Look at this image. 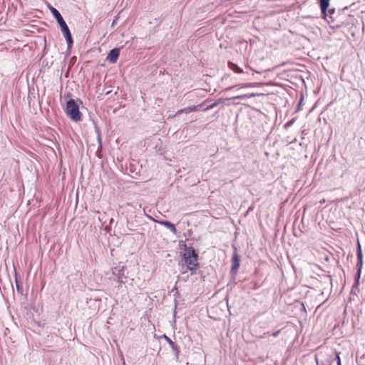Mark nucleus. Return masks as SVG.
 I'll use <instances>...</instances> for the list:
<instances>
[{"label":"nucleus","instance_id":"obj_1","mask_svg":"<svg viewBox=\"0 0 365 365\" xmlns=\"http://www.w3.org/2000/svg\"><path fill=\"white\" fill-rule=\"evenodd\" d=\"M51 11L53 14V16L56 18L58 24H59V26L61 27V30L66 40L68 46L71 47L73 44V38L71 36V31H70L66 21L63 19V17L61 15V14L59 13V11L57 9H56L55 8L51 7Z\"/></svg>","mask_w":365,"mask_h":365},{"label":"nucleus","instance_id":"obj_2","mask_svg":"<svg viewBox=\"0 0 365 365\" xmlns=\"http://www.w3.org/2000/svg\"><path fill=\"white\" fill-rule=\"evenodd\" d=\"M198 255L192 247H185L183 254V259L187 268L191 272H195L199 267L197 262Z\"/></svg>","mask_w":365,"mask_h":365},{"label":"nucleus","instance_id":"obj_3","mask_svg":"<svg viewBox=\"0 0 365 365\" xmlns=\"http://www.w3.org/2000/svg\"><path fill=\"white\" fill-rule=\"evenodd\" d=\"M66 113L73 121L78 122L81 119L79 106L73 99L67 101Z\"/></svg>","mask_w":365,"mask_h":365},{"label":"nucleus","instance_id":"obj_4","mask_svg":"<svg viewBox=\"0 0 365 365\" xmlns=\"http://www.w3.org/2000/svg\"><path fill=\"white\" fill-rule=\"evenodd\" d=\"M255 96H256L255 93H249V94H244V95H239V96H233V97H231V98H229L227 99L219 98L217 101H216L213 103H212V104L209 105L208 106H207L206 108H205L203 109V110L206 111V110H211V109L215 108L216 106H217L219 104L223 103L225 100L248 99V98H252Z\"/></svg>","mask_w":365,"mask_h":365},{"label":"nucleus","instance_id":"obj_5","mask_svg":"<svg viewBox=\"0 0 365 365\" xmlns=\"http://www.w3.org/2000/svg\"><path fill=\"white\" fill-rule=\"evenodd\" d=\"M125 271L126 267L125 266H118L112 269V273L115 277L114 280L119 284L118 287L125 283V279L127 278Z\"/></svg>","mask_w":365,"mask_h":365},{"label":"nucleus","instance_id":"obj_6","mask_svg":"<svg viewBox=\"0 0 365 365\" xmlns=\"http://www.w3.org/2000/svg\"><path fill=\"white\" fill-rule=\"evenodd\" d=\"M357 258H358V262H357V273L356 276V281L354 283V286H358L359 284V280L361 276V269L363 266V256H362V252L361 249V245L359 243L358 244V250H357Z\"/></svg>","mask_w":365,"mask_h":365},{"label":"nucleus","instance_id":"obj_7","mask_svg":"<svg viewBox=\"0 0 365 365\" xmlns=\"http://www.w3.org/2000/svg\"><path fill=\"white\" fill-rule=\"evenodd\" d=\"M120 48H114L110 50L106 57V60L110 63H116L119 54H120Z\"/></svg>","mask_w":365,"mask_h":365},{"label":"nucleus","instance_id":"obj_8","mask_svg":"<svg viewBox=\"0 0 365 365\" xmlns=\"http://www.w3.org/2000/svg\"><path fill=\"white\" fill-rule=\"evenodd\" d=\"M203 103H201V104H199L197 106H190V107H187V108H185L183 109H180L179 110L177 111V113H175V115H178L181 113H191V112H196V111H198L200 108H201L202 106Z\"/></svg>","mask_w":365,"mask_h":365},{"label":"nucleus","instance_id":"obj_9","mask_svg":"<svg viewBox=\"0 0 365 365\" xmlns=\"http://www.w3.org/2000/svg\"><path fill=\"white\" fill-rule=\"evenodd\" d=\"M329 1L330 0H319L322 10V15L324 19H326L327 16V9L329 6Z\"/></svg>","mask_w":365,"mask_h":365},{"label":"nucleus","instance_id":"obj_10","mask_svg":"<svg viewBox=\"0 0 365 365\" xmlns=\"http://www.w3.org/2000/svg\"><path fill=\"white\" fill-rule=\"evenodd\" d=\"M240 267V258L237 254V252H235L232 255V267H231V272L234 273L236 272V271Z\"/></svg>","mask_w":365,"mask_h":365},{"label":"nucleus","instance_id":"obj_11","mask_svg":"<svg viewBox=\"0 0 365 365\" xmlns=\"http://www.w3.org/2000/svg\"><path fill=\"white\" fill-rule=\"evenodd\" d=\"M164 337L166 341L169 344L170 346L172 348L173 351L175 352V359L178 361L180 354V350L178 346L167 336L164 335Z\"/></svg>","mask_w":365,"mask_h":365},{"label":"nucleus","instance_id":"obj_12","mask_svg":"<svg viewBox=\"0 0 365 365\" xmlns=\"http://www.w3.org/2000/svg\"><path fill=\"white\" fill-rule=\"evenodd\" d=\"M101 302V299L95 297V298H90L89 299H87L86 302L89 305V307H93L94 309H99L100 303Z\"/></svg>","mask_w":365,"mask_h":365},{"label":"nucleus","instance_id":"obj_13","mask_svg":"<svg viewBox=\"0 0 365 365\" xmlns=\"http://www.w3.org/2000/svg\"><path fill=\"white\" fill-rule=\"evenodd\" d=\"M160 224L169 229L173 234H176L177 230L175 225L169 221H162Z\"/></svg>","mask_w":365,"mask_h":365},{"label":"nucleus","instance_id":"obj_14","mask_svg":"<svg viewBox=\"0 0 365 365\" xmlns=\"http://www.w3.org/2000/svg\"><path fill=\"white\" fill-rule=\"evenodd\" d=\"M229 67L235 73H241L243 72L242 69L240 68L237 64L230 62Z\"/></svg>","mask_w":365,"mask_h":365},{"label":"nucleus","instance_id":"obj_15","mask_svg":"<svg viewBox=\"0 0 365 365\" xmlns=\"http://www.w3.org/2000/svg\"><path fill=\"white\" fill-rule=\"evenodd\" d=\"M16 289H17V292L22 294L23 292V288L21 287V284H20V282L17 280V279L16 278Z\"/></svg>","mask_w":365,"mask_h":365},{"label":"nucleus","instance_id":"obj_16","mask_svg":"<svg viewBox=\"0 0 365 365\" xmlns=\"http://www.w3.org/2000/svg\"><path fill=\"white\" fill-rule=\"evenodd\" d=\"M335 13V9H330L329 11H327V15L329 14V18L333 21V15Z\"/></svg>","mask_w":365,"mask_h":365},{"label":"nucleus","instance_id":"obj_17","mask_svg":"<svg viewBox=\"0 0 365 365\" xmlns=\"http://www.w3.org/2000/svg\"><path fill=\"white\" fill-rule=\"evenodd\" d=\"M252 86V83H244L239 85L241 88H246V87H250Z\"/></svg>","mask_w":365,"mask_h":365},{"label":"nucleus","instance_id":"obj_18","mask_svg":"<svg viewBox=\"0 0 365 365\" xmlns=\"http://www.w3.org/2000/svg\"><path fill=\"white\" fill-rule=\"evenodd\" d=\"M279 332H280V330H278V331H274V332H273V333L272 334V336H273L274 337H277V336L279 335Z\"/></svg>","mask_w":365,"mask_h":365},{"label":"nucleus","instance_id":"obj_19","mask_svg":"<svg viewBox=\"0 0 365 365\" xmlns=\"http://www.w3.org/2000/svg\"><path fill=\"white\" fill-rule=\"evenodd\" d=\"M336 358H337V365H341L339 354H336Z\"/></svg>","mask_w":365,"mask_h":365},{"label":"nucleus","instance_id":"obj_20","mask_svg":"<svg viewBox=\"0 0 365 365\" xmlns=\"http://www.w3.org/2000/svg\"><path fill=\"white\" fill-rule=\"evenodd\" d=\"M292 123V121H289V122H288V123L286 124V125H291Z\"/></svg>","mask_w":365,"mask_h":365},{"label":"nucleus","instance_id":"obj_21","mask_svg":"<svg viewBox=\"0 0 365 365\" xmlns=\"http://www.w3.org/2000/svg\"><path fill=\"white\" fill-rule=\"evenodd\" d=\"M236 86H235V87H236ZM233 88H234V86H233ZM231 88H232V87H229V88H227V90H229V89H231Z\"/></svg>","mask_w":365,"mask_h":365},{"label":"nucleus","instance_id":"obj_22","mask_svg":"<svg viewBox=\"0 0 365 365\" xmlns=\"http://www.w3.org/2000/svg\"><path fill=\"white\" fill-rule=\"evenodd\" d=\"M123 365H125V362L123 361Z\"/></svg>","mask_w":365,"mask_h":365}]
</instances>
